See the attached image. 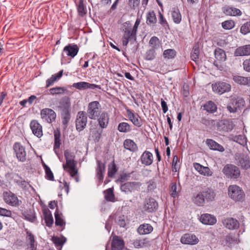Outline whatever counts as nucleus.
<instances>
[{"label": "nucleus", "instance_id": "1", "mask_svg": "<svg viewBox=\"0 0 250 250\" xmlns=\"http://www.w3.org/2000/svg\"><path fill=\"white\" fill-rule=\"evenodd\" d=\"M64 155L66 163L63 165V168L68 172L72 177H75L78 172L76 168L77 162L74 160L75 156L68 149L64 151Z\"/></svg>", "mask_w": 250, "mask_h": 250}, {"label": "nucleus", "instance_id": "2", "mask_svg": "<svg viewBox=\"0 0 250 250\" xmlns=\"http://www.w3.org/2000/svg\"><path fill=\"white\" fill-rule=\"evenodd\" d=\"M245 105V102L242 98H231L227 105V110L230 113L241 111Z\"/></svg>", "mask_w": 250, "mask_h": 250}, {"label": "nucleus", "instance_id": "3", "mask_svg": "<svg viewBox=\"0 0 250 250\" xmlns=\"http://www.w3.org/2000/svg\"><path fill=\"white\" fill-rule=\"evenodd\" d=\"M101 111L102 105L100 102L94 101L88 103L86 114L89 119L95 120L99 116Z\"/></svg>", "mask_w": 250, "mask_h": 250}, {"label": "nucleus", "instance_id": "4", "mask_svg": "<svg viewBox=\"0 0 250 250\" xmlns=\"http://www.w3.org/2000/svg\"><path fill=\"white\" fill-rule=\"evenodd\" d=\"M123 32L124 33L122 38V44L124 46H126L130 42L133 43L136 41L137 33L132 29L131 26H126L124 25Z\"/></svg>", "mask_w": 250, "mask_h": 250}, {"label": "nucleus", "instance_id": "5", "mask_svg": "<svg viewBox=\"0 0 250 250\" xmlns=\"http://www.w3.org/2000/svg\"><path fill=\"white\" fill-rule=\"evenodd\" d=\"M228 195L231 199L235 201H243L245 197V194L243 189L236 185H230L229 187Z\"/></svg>", "mask_w": 250, "mask_h": 250}, {"label": "nucleus", "instance_id": "6", "mask_svg": "<svg viewBox=\"0 0 250 250\" xmlns=\"http://www.w3.org/2000/svg\"><path fill=\"white\" fill-rule=\"evenodd\" d=\"M222 171L227 177L230 179H237L240 176V170L236 166L229 164L224 166Z\"/></svg>", "mask_w": 250, "mask_h": 250}, {"label": "nucleus", "instance_id": "7", "mask_svg": "<svg viewBox=\"0 0 250 250\" xmlns=\"http://www.w3.org/2000/svg\"><path fill=\"white\" fill-rule=\"evenodd\" d=\"M159 207L158 202L153 197H147L145 198L143 208L146 212L151 213L156 212Z\"/></svg>", "mask_w": 250, "mask_h": 250}, {"label": "nucleus", "instance_id": "8", "mask_svg": "<svg viewBox=\"0 0 250 250\" xmlns=\"http://www.w3.org/2000/svg\"><path fill=\"white\" fill-rule=\"evenodd\" d=\"M14 153L18 160L24 162L27 159V154L25 146L20 142H15L13 146Z\"/></svg>", "mask_w": 250, "mask_h": 250}, {"label": "nucleus", "instance_id": "9", "mask_svg": "<svg viewBox=\"0 0 250 250\" xmlns=\"http://www.w3.org/2000/svg\"><path fill=\"white\" fill-rule=\"evenodd\" d=\"M87 115L84 111H80L78 112L75 121L76 130L81 132L83 130L86 126L87 123Z\"/></svg>", "mask_w": 250, "mask_h": 250}, {"label": "nucleus", "instance_id": "10", "mask_svg": "<svg viewBox=\"0 0 250 250\" xmlns=\"http://www.w3.org/2000/svg\"><path fill=\"white\" fill-rule=\"evenodd\" d=\"M40 115L43 121L49 124L54 122L56 118L55 112L49 108H45L42 109Z\"/></svg>", "mask_w": 250, "mask_h": 250}, {"label": "nucleus", "instance_id": "11", "mask_svg": "<svg viewBox=\"0 0 250 250\" xmlns=\"http://www.w3.org/2000/svg\"><path fill=\"white\" fill-rule=\"evenodd\" d=\"M141 186L142 184L139 182H127L122 184L120 188L125 193H129L135 190H138Z\"/></svg>", "mask_w": 250, "mask_h": 250}, {"label": "nucleus", "instance_id": "12", "mask_svg": "<svg viewBox=\"0 0 250 250\" xmlns=\"http://www.w3.org/2000/svg\"><path fill=\"white\" fill-rule=\"evenodd\" d=\"M213 92L220 95L229 92L231 90V85L228 83L218 82L212 84Z\"/></svg>", "mask_w": 250, "mask_h": 250}, {"label": "nucleus", "instance_id": "13", "mask_svg": "<svg viewBox=\"0 0 250 250\" xmlns=\"http://www.w3.org/2000/svg\"><path fill=\"white\" fill-rule=\"evenodd\" d=\"M26 236L25 237V245L27 250H37L38 243L35 240V237L32 232L25 229Z\"/></svg>", "mask_w": 250, "mask_h": 250}, {"label": "nucleus", "instance_id": "14", "mask_svg": "<svg viewBox=\"0 0 250 250\" xmlns=\"http://www.w3.org/2000/svg\"><path fill=\"white\" fill-rule=\"evenodd\" d=\"M3 199L5 202L13 207H18L20 205V201L17 196L11 191L3 192Z\"/></svg>", "mask_w": 250, "mask_h": 250}, {"label": "nucleus", "instance_id": "15", "mask_svg": "<svg viewBox=\"0 0 250 250\" xmlns=\"http://www.w3.org/2000/svg\"><path fill=\"white\" fill-rule=\"evenodd\" d=\"M126 113L129 120L134 126L140 127L143 125V121L138 113L129 109L126 110Z\"/></svg>", "mask_w": 250, "mask_h": 250}, {"label": "nucleus", "instance_id": "16", "mask_svg": "<svg viewBox=\"0 0 250 250\" xmlns=\"http://www.w3.org/2000/svg\"><path fill=\"white\" fill-rule=\"evenodd\" d=\"M234 126L232 122L229 120H221L217 123V129L220 131H230L233 128Z\"/></svg>", "mask_w": 250, "mask_h": 250}, {"label": "nucleus", "instance_id": "17", "mask_svg": "<svg viewBox=\"0 0 250 250\" xmlns=\"http://www.w3.org/2000/svg\"><path fill=\"white\" fill-rule=\"evenodd\" d=\"M30 127L33 134L37 137L40 138L42 136V127L37 120H32L30 123Z\"/></svg>", "mask_w": 250, "mask_h": 250}, {"label": "nucleus", "instance_id": "18", "mask_svg": "<svg viewBox=\"0 0 250 250\" xmlns=\"http://www.w3.org/2000/svg\"><path fill=\"white\" fill-rule=\"evenodd\" d=\"M214 55L216 60L213 62V64L218 68L220 65L218 62H223L226 60L227 56L225 51L220 48H217L214 50Z\"/></svg>", "mask_w": 250, "mask_h": 250}, {"label": "nucleus", "instance_id": "19", "mask_svg": "<svg viewBox=\"0 0 250 250\" xmlns=\"http://www.w3.org/2000/svg\"><path fill=\"white\" fill-rule=\"evenodd\" d=\"M222 223L227 229L230 230L237 229L239 228L240 226L238 220L232 217H228L224 219Z\"/></svg>", "mask_w": 250, "mask_h": 250}, {"label": "nucleus", "instance_id": "20", "mask_svg": "<svg viewBox=\"0 0 250 250\" xmlns=\"http://www.w3.org/2000/svg\"><path fill=\"white\" fill-rule=\"evenodd\" d=\"M97 167L96 168V176L98 179L99 185H101L103 182L104 175L105 172V165L101 160L97 161Z\"/></svg>", "mask_w": 250, "mask_h": 250}, {"label": "nucleus", "instance_id": "21", "mask_svg": "<svg viewBox=\"0 0 250 250\" xmlns=\"http://www.w3.org/2000/svg\"><path fill=\"white\" fill-rule=\"evenodd\" d=\"M180 241L183 244L195 245L198 243L199 240L194 234L186 233L181 237Z\"/></svg>", "mask_w": 250, "mask_h": 250}, {"label": "nucleus", "instance_id": "22", "mask_svg": "<svg viewBox=\"0 0 250 250\" xmlns=\"http://www.w3.org/2000/svg\"><path fill=\"white\" fill-rule=\"evenodd\" d=\"M79 50V48L77 44H69L64 47L63 51L67 56L73 58L77 55Z\"/></svg>", "mask_w": 250, "mask_h": 250}, {"label": "nucleus", "instance_id": "23", "mask_svg": "<svg viewBox=\"0 0 250 250\" xmlns=\"http://www.w3.org/2000/svg\"><path fill=\"white\" fill-rule=\"evenodd\" d=\"M200 221L206 225H213L216 224L217 220L216 217L210 214L204 213L201 215Z\"/></svg>", "mask_w": 250, "mask_h": 250}, {"label": "nucleus", "instance_id": "24", "mask_svg": "<svg viewBox=\"0 0 250 250\" xmlns=\"http://www.w3.org/2000/svg\"><path fill=\"white\" fill-rule=\"evenodd\" d=\"M142 164L146 166H150L153 162V156L149 151H145L140 157Z\"/></svg>", "mask_w": 250, "mask_h": 250}, {"label": "nucleus", "instance_id": "25", "mask_svg": "<svg viewBox=\"0 0 250 250\" xmlns=\"http://www.w3.org/2000/svg\"><path fill=\"white\" fill-rule=\"evenodd\" d=\"M193 166L195 169L201 175L205 176H211L212 175V172L208 167H204L198 163H194Z\"/></svg>", "mask_w": 250, "mask_h": 250}, {"label": "nucleus", "instance_id": "26", "mask_svg": "<svg viewBox=\"0 0 250 250\" xmlns=\"http://www.w3.org/2000/svg\"><path fill=\"white\" fill-rule=\"evenodd\" d=\"M97 119L100 127L102 128L107 127L109 121V115L107 112H102Z\"/></svg>", "mask_w": 250, "mask_h": 250}, {"label": "nucleus", "instance_id": "27", "mask_svg": "<svg viewBox=\"0 0 250 250\" xmlns=\"http://www.w3.org/2000/svg\"><path fill=\"white\" fill-rule=\"evenodd\" d=\"M125 246V243L122 239L117 235L112 238L111 242V250H122Z\"/></svg>", "mask_w": 250, "mask_h": 250}, {"label": "nucleus", "instance_id": "28", "mask_svg": "<svg viewBox=\"0 0 250 250\" xmlns=\"http://www.w3.org/2000/svg\"><path fill=\"white\" fill-rule=\"evenodd\" d=\"M237 160L238 165L240 166L242 168L247 170L250 168V159L248 156L244 154L239 155Z\"/></svg>", "mask_w": 250, "mask_h": 250}, {"label": "nucleus", "instance_id": "29", "mask_svg": "<svg viewBox=\"0 0 250 250\" xmlns=\"http://www.w3.org/2000/svg\"><path fill=\"white\" fill-rule=\"evenodd\" d=\"M153 230V227L147 223L140 225L137 229V231L140 235L148 234L151 233Z\"/></svg>", "mask_w": 250, "mask_h": 250}, {"label": "nucleus", "instance_id": "30", "mask_svg": "<svg viewBox=\"0 0 250 250\" xmlns=\"http://www.w3.org/2000/svg\"><path fill=\"white\" fill-rule=\"evenodd\" d=\"M54 145L53 147V149L55 153L59 156V149L60 147V146L61 145V132L59 129L55 130L54 132Z\"/></svg>", "mask_w": 250, "mask_h": 250}, {"label": "nucleus", "instance_id": "31", "mask_svg": "<svg viewBox=\"0 0 250 250\" xmlns=\"http://www.w3.org/2000/svg\"><path fill=\"white\" fill-rule=\"evenodd\" d=\"M235 56H243L250 55V44L239 46L234 52Z\"/></svg>", "mask_w": 250, "mask_h": 250}, {"label": "nucleus", "instance_id": "32", "mask_svg": "<svg viewBox=\"0 0 250 250\" xmlns=\"http://www.w3.org/2000/svg\"><path fill=\"white\" fill-rule=\"evenodd\" d=\"M232 79L238 84L250 86V77H243L238 75H233Z\"/></svg>", "mask_w": 250, "mask_h": 250}, {"label": "nucleus", "instance_id": "33", "mask_svg": "<svg viewBox=\"0 0 250 250\" xmlns=\"http://www.w3.org/2000/svg\"><path fill=\"white\" fill-rule=\"evenodd\" d=\"M120 227L125 228L126 225V217L124 215L114 214L110 215Z\"/></svg>", "mask_w": 250, "mask_h": 250}, {"label": "nucleus", "instance_id": "34", "mask_svg": "<svg viewBox=\"0 0 250 250\" xmlns=\"http://www.w3.org/2000/svg\"><path fill=\"white\" fill-rule=\"evenodd\" d=\"M204 195V197L207 202H210L214 200L215 196V193L213 190L209 188H203L201 191Z\"/></svg>", "mask_w": 250, "mask_h": 250}, {"label": "nucleus", "instance_id": "35", "mask_svg": "<svg viewBox=\"0 0 250 250\" xmlns=\"http://www.w3.org/2000/svg\"><path fill=\"white\" fill-rule=\"evenodd\" d=\"M124 147L125 149L131 152H136L138 150V147L134 141L130 139H126L124 142Z\"/></svg>", "mask_w": 250, "mask_h": 250}, {"label": "nucleus", "instance_id": "36", "mask_svg": "<svg viewBox=\"0 0 250 250\" xmlns=\"http://www.w3.org/2000/svg\"><path fill=\"white\" fill-rule=\"evenodd\" d=\"M206 144L210 149L217 150L220 152H223L225 150L224 147L222 145L219 144L212 139H207Z\"/></svg>", "mask_w": 250, "mask_h": 250}, {"label": "nucleus", "instance_id": "37", "mask_svg": "<svg viewBox=\"0 0 250 250\" xmlns=\"http://www.w3.org/2000/svg\"><path fill=\"white\" fill-rule=\"evenodd\" d=\"M223 12L227 16H240L242 12L239 9L229 6L223 8Z\"/></svg>", "mask_w": 250, "mask_h": 250}, {"label": "nucleus", "instance_id": "38", "mask_svg": "<svg viewBox=\"0 0 250 250\" xmlns=\"http://www.w3.org/2000/svg\"><path fill=\"white\" fill-rule=\"evenodd\" d=\"M203 110L209 113H214L217 110V106L216 104L212 101L209 100L205 103L203 105Z\"/></svg>", "mask_w": 250, "mask_h": 250}, {"label": "nucleus", "instance_id": "39", "mask_svg": "<svg viewBox=\"0 0 250 250\" xmlns=\"http://www.w3.org/2000/svg\"><path fill=\"white\" fill-rule=\"evenodd\" d=\"M45 224L48 227H51L53 224V218L51 211L47 208L42 210Z\"/></svg>", "mask_w": 250, "mask_h": 250}, {"label": "nucleus", "instance_id": "40", "mask_svg": "<svg viewBox=\"0 0 250 250\" xmlns=\"http://www.w3.org/2000/svg\"><path fill=\"white\" fill-rule=\"evenodd\" d=\"M63 70H61L58 73L54 74L51 77L46 81L45 88H48L52 85L54 83L59 80L63 75Z\"/></svg>", "mask_w": 250, "mask_h": 250}, {"label": "nucleus", "instance_id": "41", "mask_svg": "<svg viewBox=\"0 0 250 250\" xmlns=\"http://www.w3.org/2000/svg\"><path fill=\"white\" fill-rule=\"evenodd\" d=\"M63 70H61L58 73L54 74L51 77L46 81L45 88H48L52 85L54 83L59 80L63 75Z\"/></svg>", "mask_w": 250, "mask_h": 250}, {"label": "nucleus", "instance_id": "42", "mask_svg": "<svg viewBox=\"0 0 250 250\" xmlns=\"http://www.w3.org/2000/svg\"><path fill=\"white\" fill-rule=\"evenodd\" d=\"M59 108L62 110H71L70 99L67 96L62 97L60 102Z\"/></svg>", "mask_w": 250, "mask_h": 250}, {"label": "nucleus", "instance_id": "43", "mask_svg": "<svg viewBox=\"0 0 250 250\" xmlns=\"http://www.w3.org/2000/svg\"><path fill=\"white\" fill-rule=\"evenodd\" d=\"M55 225L57 226L63 227L61 230H62L65 227V222L62 218V215L61 212H60L59 208H56L55 212Z\"/></svg>", "mask_w": 250, "mask_h": 250}, {"label": "nucleus", "instance_id": "44", "mask_svg": "<svg viewBox=\"0 0 250 250\" xmlns=\"http://www.w3.org/2000/svg\"><path fill=\"white\" fill-rule=\"evenodd\" d=\"M22 215L24 219L31 222H34L36 219L35 211L30 208L22 212Z\"/></svg>", "mask_w": 250, "mask_h": 250}, {"label": "nucleus", "instance_id": "45", "mask_svg": "<svg viewBox=\"0 0 250 250\" xmlns=\"http://www.w3.org/2000/svg\"><path fill=\"white\" fill-rule=\"evenodd\" d=\"M52 241L58 250H61L62 246L66 241V238L61 235V237L54 236L52 238Z\"/></svg>", "mask_w": 250, "mask_h": 250}, {"label": "nucleus", "instance_id": "46", "mask_svg": "<svg viewBox=\"0 0 250 250\" xmlns=\"http://www.w3.org/2000/svg\"><path fill=\"white\" fill-rule=\"evenodd\" d=\"M70 111L71 110L61 111L62 124L65 128L67 127L68 123L70 120Z\"/></svg>", "mask_w": 250, "mask_h": 250}, {"label": "nucleus", "instance_id": "47", "mask_svg": "<svg viewBox=\"0 0 250 250\" xmlns=\"http://www.w3.org/2000/svg\"><path fill=\"white\" fill-rule=\"evenodd\" d=\"M171 16L173 22L176 24H179L182 21V15L179 9L177 7L172 8L171 11Z\"/></svg>", "mask_w": 250, "mask_h": 250}, {"label": "nucleus", "instance_id": "48", "mask_svg": "<svg viewBox=\"0 0 250 250\" xmlns=\"http://www.w3.org/2000/svg\"><path fill=\"white\" fill-rule=\"evenodd\" d=\"M200 54L199 46L198 43L194 44L190 53L191 59L197 63Z\"/></svg>", "mask_w": 250, "mask_h": 250}, {"label": "nucleus", "instance_id": "49", "mask_svg": "<svg viewBox=\"0 0 250 250\" xmlns=\"http://www.w3.org/2000/svg\"><path fill=\"white\" fill-rule=\"evenodd\" d=\"M205 199L201 191H200L192 198L193 203L198 206H203L205 203Z\"/></svg>", "mask_w": 250, "mask_h": 250}, {"label": "nucleus", "instance_id": "50", "mask_svg": "<svg viewBox=\"0 0 250 250\" xmlns=\"http://www.w3.org/2000/svg\"><path fill=\"white\" fill-rule=\"evenodd\" d=\"M77 5V10L78 15L83 17L87 13V10L85 5L84 4V0H79Z\"/></svg>", "mask_w": 250, "mask_h": 250}, {"label": "nucleus", "instance_id": "51", "mask_svg": "<svg viewBox=\"0 0 250 250\" xmlns=\"http://www.w3.org/2000/svg\"><path fill=\"white\" fill-rule=\"evenodd\" d=\"M146 22L148 25H154L157 22V18L153 10L149 11L146 16Z\"/></svg>", "mask_w": 250, "mask_h": 250}, {"label": "nucleus", "instance_id": "52", "mask_svg": "<svg viewBox=\"0 0 250 250\" xmlns=\"http://www.w3.org/2000/svg\"><path fill=\"white\" fill-rule=\"evenodd\" d=\"M180 159L177 155H175L173 157L171 169L173 172H176L179 171L181 165L179 164Z\"/></svg>", "mask_w": 250, "mask_h": 250}, {"label": "nucleus", "instance_id": "53", "mask_svg": "<svg viewBox=\"0 0 250 250\" xmlns=\"http://www.w3.org/2000/svg\"><path fill=\"white\" fill-rule=\"evenodd\" d=\"M149 45L151 47L150 49H154L155 50L161 44V41L156 36L152 37L149 41Z\"/></svg>", "mask_w": 250, "mask_h": 250}, {"label": "nucleus", "instance_id": "54", "mask_svg": "<svg viewBox=\"0 0 250 250\" xmlns=\"http://www.w3.org/2000/svg\"><path fill=\"white\" fill-rule=\"evenodd\" d=\"M118 130L123 133L130 132L131 130V125L126 122L120 123L118 125Z\"/></svg>", "mask_w": 250, "mask_h": 250}, {"label": "nucleus", "instance_id": "55", "mask_svg": "<svg viewBox=\"0 0 250 250\" xmlns=\"http://www.w3.org/2000/svg\"><path fill=\"white\" fill-rule=\"evenodd\" d=\"M232 140L243 146L247 145V139L244 135H235V136H233Z\"/></svg>", "mask_w": 250, "mask_h": 250}, {"label": "nucleus", "instance_id": "56", "mask_svg": "<svg viewBox=\"0 0 250 250\" xmlns=\"http://www.w3.org/2000/svg\"><path fill=\"white\" fill-rule=\"evenodd\" d=\"M156 56V51L154 49H149L146 51L144 58L147 61H152L155 59Z\"/></svg>", "mask_w": 250, "mask_h": 250}, {"label": "nucleus", "instance_id": "57", "mask_svg": "<svg viewBox=\"0 0 250 250\" xmlns=\"http://www.w3.org/2000/svg\"><path fill=\"white\" fill-rule=\"evenodd\" d=\"M105 194L104 198L107 201L113 202L115 199V196L113 193V190L109 188L104 191Z\"/></svg>", "mask_w": 250, "mask_h": 250}, {"label": "nucleus", "instance_id": "58", "mask_svg": "<svg viewBox=\"0 0 250 250\" xmlns=\"http://www.w3.org/2000/svg\"><path fill=\"white\" fill-rule=\"evenodd\" d=\"M118 169L113 161L111 165H109L108 167V176L109 177H113L117 172Z\"/></svg>", "mask_w": 250, "mask_h": 250}, {"label": "nucleus", "instance_id": "59", "mask_svg": "<svg viewBox=\"0 0 250 250\" xmlns=\"http://www.w3.org/2000/svg\"><path fill=\"white\" fill-rule=\"evenodd\" d=\"M43 168L45 172V178L48 180L50 181H54V177L53 175V173L52 172L51 170L49 168L48 166H47L46 164H43Z\"/></svg>", "mask_w": 250, "mask_h": 250}, {"label": "nucleus", "instance_id": "60", "mask_svg": "<svg viewBox=\"0 0 250 250\" xmlns=\"http://www.w3.org/2000/svg\"><path fill=\"white\" fill-rule=\"evenodd\" d=\"M66 88L65 87L60 86H56L49 89L50 94L53 95L63 94Z\"/></svg>", "mask_w": 250, "mask_h": 250}, {"label": "nucleus", "instance_id": "61", "mask_svg": "<svg viewBox=\"0 0 250 250\" xmlns=\"http://www.w3.org/2000/svg\"><path fill=\"white\" fill-rule=\"evenodd\" d=\"M176 55V52L173 49L165 50L163 52V56L166 59H173Z\"/></svg>", "mask_w": 250, "mask_h": 250}, {"label": "nucleus", "instance_id": "62", "mask_svg": "<svg viewBox=\"0 0 250 250\" xmlns=\"http://www.w3.org/2000/svg\"><path fill=\"white\" fill-rule=\"evenodd\" d=\"M225 240L227 244L229 245L233 243H238V241L237 238L235 236V234L229 233L225 237Z\"/></svg>", "mask_w": 250, "mask_h": 250}, {"label": "nucleus", "instance_id": "63", "mask_svg": "<svg viewBox=\"0 0 250 250\" xmlns=\"http://www.w3.org/2000/svg\"><path fill=\"white\" fill-rule=\"evenodd\" d=\"M169 193L170 196L173 198H176L178 195V192L177 191V184L176 182H172L170 184Z\"/></svg>", "mask_w": 250, "mask_h": 250}, {"label": "nucleus", "instance_id": "64", "mask_svg": "<svg viewBox=\"0 0 250 250\" xmlns=\"http://www.w3.org/2000/svg\"><path fill=\"white\" fill-rule=\"evenodd\" d=\"M250 32V21L244 23L240 28V33L246 35Z\"/></svg>", "mask_w": 250, "mask_h": 250}]
</instances>
